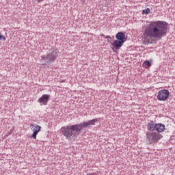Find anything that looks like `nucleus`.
<instances>
[{
	"label": "nucleus",
	"instance_id": "obj_1",
	"mask_svg": "<svg viewBox=\"0 0 175 175\" xmlns=\"http://www.w3.org/2000/svg\"><path fill=\"white\" fill-rule=\"evenodd\" d=\"M167 33V23L165 21H152L144 29L142 40L144 44L152 43V39H162Z\"/></svg>",
	"mask_w": 175,
	"mask_h": 175
},
{
	"label": "nucleus",
	"instance_id": "obj_2",
	"mask_svg": "<svg viewBox=\"0 0 175 175\" xmlns=\"http://www.w3.org/2000/svg\"><path fill=\"white\" fill-rule=\"evenodd\" d=\"M96 122H98V119H93L78 124L64 126L60 129V133L66 137L67 140H73L80 135L83 128H87L90 125H95Z\"/></svg>",
	"mask_w": 175,
	"mask_h": 175
},
{
	"label": "nucleus",
	"instance_id": "obj_3",
	"mask_svg": "<svg viewBox=\"0 0 175 175\" xmlns=\"http://www.w3.org/2000/svg\"><path fill=\"white\" fill-rule=\"evenodd\" d=\"M165 124L162 123H156L155 129L153 132L146 133V139L148 140L149 144H157L163 136L162 135V132H165Z\"/></svg>",
	"mask_w": 175,
	"mask_h": 175
},
{
	"label": "nucleus",
	"instance_id": "obj_4",
	"mask_svg": "<svg viewBox=\"0 0 175 175\" xmlns=\"http://www.w3.org/2000/svg\"><path fill=\"white\" fill-rule=\"evenodd\" d=\"M169 95H170L169 90L164 89L158 92L157 98L158 100H160L161 102H165V100H167Z\"/></svg>",
	"mask_w": 175,
	"mask_h": 175
},
{
	"label": "nucleus",
	"instance_id": "obj_5",
	"mask_svg": "<svg viewBox=\"0 0 175 175\" xmlns=\"http://www.w3.org/2000/svg\"><path fill=\"white\" fill-rule=\"evenodd\" d=\"M41 58L42 61H51V62H53L57 58V51H53L47 55L42 56Z\"/></svg>",
	"mask_w": 175,
	"mask_h": 175
},
{
	"label": "nucleus",
	"instance_id": "obj_6",
	"mask_svg": "<svg viewBox=\"0 0 175 175\" xmlns=\"http://www.w3.org/2000/svg\"><path fill=\"white\" fill-rule=\"evenodd\" d=\"M124 41L120 40H115L113 42H111V44L113 46L112 50L116 51V50H120L122 46H124Z\"/></svg>",
	"mask_w": 175,
	"mask_h": 175
},
{
	"label": "nucleus",
	"instance_id": "obj_7",
	"mask_svg": "<svg viewBox=\"0 0 175 175\" xmlns=\"http://www.w3.org/2000/svg\"><path fill=\"white\" fill-rule=\"evenodd\" d=\"M49 99H50V95L49 94H43L39 99L38 103L41 106H46Z\"/></svg>",
	"mask_w": 175,
	"mask_h": 175
},
{
	"label": "nucleus",
	"instance_id": "obj_8",
	"mask_svg": "<svg viewBox=\"0 0 175 175\" xmlns=\"http://www.w3.org/2000/svg\"><path fill=\"white\" fill-rule=\"evenodd\" d=\"M31 129L33 132L31 135V137H33L35 139H36V136L40 132L42 127L40 126H35L33 124H31Z\"/></svg>",
	"mask_w": 175,
	"mask_h": 175
},
{
	"label": "nucleus",
	"instance_id": "obj_9",
	"mask_svg": "<svg viewBox=\"0 0 175 175\" xmlns=\"http://www.w3.org/2000/svg\"><path fill=\"white\" fill-rule=\"evenodd\" d=\"M156 126H157V124H155L154 121L151 120L148 123L147 129L150 132H154V131H155Z\"/></svg>",
	"mask_w": 175,
	"mask_h": 175
},
{
	"label": "nucleus",
	"instance_id": "obj_10",
	"mask_svg": "<svg viewBox=\"0 0 175 175\" xmlns=\"http://www.w3.org/2000/svg\"><path fill=\"white\" fill-rule=\"evenodd\" d=\"M116 38L118 40H120L125 43V33H124L123 32L117 33V34L116 35Z\"/></svg>",
	"mask_w": 175,
	"mask_h": 175
},
{
	"label": "nucleus",
	"instance_id": "obj_11",
	"mask_svg": "<svg viewBox=\"0 0 175 175\" xmlns=\"http://www.w3.org/2000/svg\"><path fill=\"white\" fill-rule=\"evenodd\" d=\"M150 8H146V9L143 10V13L144 14H150Z\"/></svg>",
	"mask_w": 175,
	"mask_h": 175
},
{
	"label": "nucleus",
	"instance_id": "obj_12",
	"mask_svg": "<svg viewBox=\"0 0 175 175\" xmlns=\"http://www.w3.org/2000/svg\"><path fill=\"white\" fill-rule=\"evenodd\" d=\"M0 40H6V37L2 35V33L0 32Z\"/></svg>",
	"mask_w": 175,
	"mask_h": 175
},
{
	"label": "nucleus",
	"instance_id": "obj_13",
	"mask_svg": "<svg viewBox=\"0 0 175 175\" xmlns=\"http://www.w3.org/2000/svg\"><path fill=\"white\" fill-rule=\"evenodd\" d=\"M144 64L146 65V66H151V63L148 60L145 61Z\"/></svg>",
	"mask_w": 175,
	"mask_h": 175
},
{
	"label": "nucleus",
	"instance_id": "obj_14",
	"mask_svg": "<svg viewBox=\"0 0 175 175\" xmlns=\"http://www.w3.org/2000/svg\"><path fill=\"white\" fill-rule=\"evenodd\" d=\"M105 39H107V42H110V41L111 40V37L110 36H106L105 37Z\"/></svg>",
	"mask_w": 175,
	"mask_h": 175
},
{
	"label": "nucleus",
	"instance_id": "obj_15",
	"mask_svg": "<svg viewBox=\"0 0 175 175\" xmlns=\"http://www.w3.org/2000/svg\"><path fill=\"white\" fill-rule=\"evenodd\" d=\"M38 3L43 2V0H38Z\"/></svg>",
	"mask_w": 175,
	"mask_h": 175
},
{
	"label": "nucleus",
	"instance_id": "obj_16",
	"mask_svg": "<svg viewBox=\"0 0 175 175\" xmlns=\"http://www.w3.org/2000/svg\"><path fill=\"white\" fill-rule=\"evenodd\" d=\"M100 36H103V38H106V36L104 34H100Z\"/></svg>",
	"mask_w": 175,
	"mask_h": 175
}]
</instances>
